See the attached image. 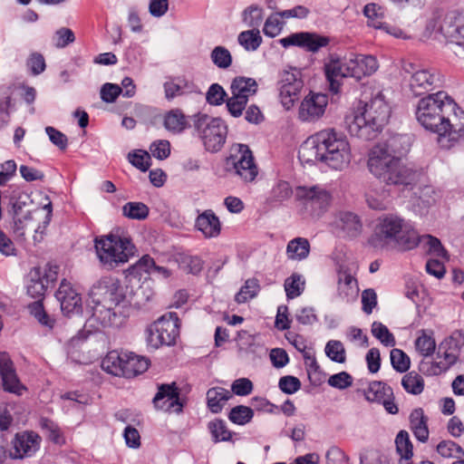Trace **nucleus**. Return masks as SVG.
<instances>
[{
    "mask_svg": "<svg viewBox=\"0 0 464 464\" xmlns=\"http://www.w3.org/2000/svg\"><path fill=\"white\" fill-rule=\"evenodd\" d=\"M407 140L406 136L394 135L374 145L368 153L370 172L387 185L409 187L418 179L419 173L404 165L400 158L407 150V146H403Z\"/></svg>",
    "mask_w": 464,
    "mask_h": 464,
    "instance_id": "obj_1",
    "label": "nucleus"
},
{
    "mask_svg": "<svg viewBox=\"0 0 464 464\" xmlns=\"http://www.w3.org/2000/svg\"><path fill=\"white\" fill-rule=\"evenodd\" d=\"M299 158L307 162L320 160L334 169L342 170L349 166L352 154L347 139L327 129L310 136L302 144Z\"/></svg>",
    "mask_w": 464,
    "mask_h": 464,
    "instance_id": "obj_2",
    "label": "nucleus"
},
{
    "mask_svg": "<svg viewBox=\"0 0 464 464\" xmlns=\"http://www.w3.org/2000/svg\"><path fill=\"white\" fill-rule=\"evenodd\" d=\"M391 112L384 94L378 91L369 101H359L346 116L349 132L353 136L372 140L388 123Z\"/></svg>",
    "mask_w": 464,
    "mask_h": 464,
    "instance_id": "obj_3",
    "label": "nucleus"
},
{
    "mask_svg": "<svg viewBox=\"0 0 464 464\" xmlns=\"http://www.w3.org/2000/svg\"><path fill=\"white\" fill-rule=\"evenodd\" d=\"M92 295L98 296L92 318L102 327H119L129 314V304L118 279L111 276L101 278L93 286Z\"/></svg>",
    "mask_w": 464,
    "mask_h": 464,
    "instance_id": "obj_4",
    "label": "nucleus"
},
{
    "mask_svg": "<svg viewBox=\"0 0 464 464\" xmlns=\"http://www.w3.org/2000/svg\"><path fill=\"white\" fill-rule=\"evenodd\" d=\"M420 235L409 220L396 214H384L376 220L369 243L374 247L383 248L395 244L403 250L418 246Z\"/></svg>",
    "mask_w": 464,
    "mask_h": 464,
    "instance_id": "obj_5",
    "label": "nucleus"
},
{
    "mask_svg": "<svg viewBox=\"0 0 464 464\" xmlns=\"http://www.w3.org/2000/svg\"><path fill=\"white\" fill-rule=\"evenodd\" d=\"M94 247L101 265L108 270L129 262L137 250L130 237L120 229L96 237Z\"/></svg>",
    "mask_w": 464,
    "mask_h": 464,
    "instance_id": "obj_6",
    "label": "nucleus"
},
{
    "mask_svg": "<svg viewBox=\"0 0 464 464\" xmlns=\"http://www.w3.org/2000/svg\"><path fill=\"white\" fill-rule=\"evenodd\" d=\"M457 109V102L443 91L420 98L415 107V117L426 130L436 133L450 111Z\"/></svg>",
    "mask_w": 464,
    "mask_h": 464,
    "instance_id": "obj_7",
    "label": "nucleus"
},
{
    "mask_svg": "<svg viewBox=\"0 0 464 464\" xmlns=\"http://www.w3.org/2000/svg\"><path fill=\"white\" fill-rule=\"evenodd\" d=\"M224 170L227 175L238 179L245 184L256 181L259 168L253 151L246 144L235 143L229 149V154L224 160Z\"/></svg>",
    "mask_w": 464,
    "mask_h": 464,
    "instance_id": "obj_8",
    "label": "nucleus"
},
{
    "mask_svg": "<svg viewBox=\"0 0 464 464\" xmlns=\"http://www.w3.org/2000/svg\"><path fill=\"white\" fill-rule=\"evenodd\" d=\"M194 126L208 151L218 152L223 148L227 135V126L222 119L199 114Z\"/></svg>",
    "mask_w": 464,
    "mask_h": 464,
    "instance_id": "obj_9",
    "label": "nucleus"
},
{
    "mask_svg": "<svg viewBox=\"0 0 464 464\" xmlns=\"http://www.w3.org/2000/svg\"><path fill=\"white\" fill-rule=\"evenodd\" d=\"M459 341L450 335L438 347L435 361H421L420 371L428 376L440 375L448 371L457 362L459 355Z\"/></svg>",
    "mask_w": 464,
    "mask_h": 464,
    "instance_id": "obj_10",
    "label": "nucleus"
},
{
    "mask_svg": "<svg viewBox=\"0 0 464 464\" xmlns=\"http://www.w3.org/2000/svg\"><path fill=\"white\" fill-rule=\"evenodd\" d=\"M296 198L301 201L304 212L313 218H319L331 207L332 194L321 186L298 187L295 191Z\"/></svg>",
    "mask_w": 464,
    "mask_h": 464,
    "instance_id": "obj_11",
    "label": "nucleus"
},
{
    "mask_svg": "<svg viewBox=\"0 0 464 464\" xmlns=\"http://www.w3.org/2000/svg\"><path fill=\"white\" fill-rule=\"evenodd\" d=\"M49 287L43 281L42 270L40 267H34L28 275L26 285L27 294L38 301L29 304L31 314L44 326L53 329L55 320L52 318L44 310L42 298L44 296Z\"/></svg>",
    "mask_w": 464,
    "mask_h": 464,
    "instance_id": "obj_12",
    "label": "nucleus"
},
{
    "mask_svg": "<svg viewBox=\"0 0 464 464\" xmlns=\"http://www.w3.org/2000/svg\"><path fill=\"white\" fill-rule=\"evenodd\" d=\"M180 321L176 313L163 314L148 328L147 341L153 348L172 345L179 335Z\"/></svg>",
    "mask_w": 464,
    "mask_h": 464,
    "instance_id": "obj_13",
    "label": "nucleus"
},
{
    "mask_svg": "<svg viewBox=\"0 0 464 464\" xmlns=\"http://www.w3.org/2000/svg\"><path fill=\"white\" fill-rule=\"evenodd\" d=\"M438 143L442 149L450 150L464 140V111L457 104V109L446 115L439 127Z\"/></svg>",
    "mask_w": 464,
    "mask_h": 464,
    "instance_id": "obj_14",
    "label": "nucleus"
},
{
    "mask_svg": "<svg viewBox=\"0 0 464 464\" xmlns=\"http://www.w3.org/2000/svg\"><path fill=\"white\" fill-rule=\"evenodd\" d=\"M279 98L285 110L293 108L295 101L299 99L304 87L300 71L293 69L285 71L280 79Z\"/></svg>",
    "mask_w": 464,
    "mask_h": 464,
    "instance_id": "obj_15",
    "label": "nucleus"
},
{
    "mask_svg": "<svg viewBox=\"0 0 464 464\" xmlns=\"http://www.w3.org/2000/svg\"><path fill=\"white\" fill-rule=\"evenodd\" d=\"M328 36L321 35L312 32L293 33L286 37L281 38L279 44L284 48L296 46L310 53H317L321 48L330 44Z\"/></svg>",
    "mask_w": 464,
    "mask_h": 464,
    "instance_id": "obj_16",
    "label": "nucleus"
},
{
    "mask_svg": "<svg viewBox=\"0 0 464 464\" xmlns=\"http://www.w3.org/2000/svg\"><path fill=\"white\" fill-rule=\"evenodd\" d=\"M353 67L350 64V59H341L335 55H331L324 63V73L330 84V90L334 93H338L341 89L342 80L344 78H353V72L350 70Z\"/></svg>",
    "mask_w": 464,
    "mask_h": 464,
    "instance_id": "obj_17",
    "label": "nucleus"
},
{
    "mask_svg": "<svg viewBox=\"0 0 464 464\" xmlns=\"http://www.w3.org/2000/svg\"><path fill=\"white\" fill-rule=\"evenodd\" d=\"M328 104V96L320 92H310L298 108V119L301 121H314L320 119Z\"/></svg>",
    "mask_w": 464,
    "mask_h": 464,
    "instance_id": "obj_18",
    "label": "nucleus"
},
{
    "mask_svg": "<svg viewBox=\"0 0 464 464\" xmlns=\"http://www.w3.org/2000/svg\"><path fill=\"white\" fill-rule=\"evenodd\" d=\"M438 29L459 47L456 53L464 58V12L455 10L449 13L445 18V25H440Z\"/></svg>",
    "mask_w": 464,
    "mask_h": 464,
    "instance_id": "obj_19",
    "label": "nucleus"
},
{
    "mask_svg": "<svg viewBox=\"0 0 464 464\" xmlns=\"http://www.w3.org/2000/svg\"><path fill=\"white\" fill-rule=\"evenodd\" d=\"M0 375L5 392L21 396L27 391L20 382L14 363L6 353H0Z\"/></svg>",
    "mask_w": 464,
    "mask_h": 464,
    "instance_id": "obj_20",
    "label": "nucleus"
},
{
    "mask_svg": "<svg viewBox=\"0 0 464 464\" xmlns=\"http://www.w3.org/2000/svg\"><path fill=\"white\" fill-rule=\"evenodd\" d=\"M155 407L159 410L179 413L182 411V403L179 399V389L175 383L162 384L153 399Z\"/></svg>",
    "mask_w": 464,
    "mask_h": 464,
    "instance_id": "obj_21",
    "label": "nucleus"
},
{
    "mask_svg": "<svg viewBox=\"0 0 464 464\" xmlns=\"http://www.w3.org/2000/svg\"><path fill=\"white\" fill-rule=\"evenodd\" d=\"M55 296L60 302L61 310L64 314L70 315L82 311V296L66 279L62 280Z\"/></svg>",
    "mask_w": 464,
    "mask_h": 464,
    "instance_id": "obj_22",
    "label": "nucleus"
},
{
    "mask_svg": "<svg viewBox=\"0 0 464 464\" xmlns=\"http://www.w3.org/2000/svg\"><path fill=\"white\" fill-rule=\"evenodd\" d=\"M332 225L343 236L348 237H356L362 231V223L360 217L352 211L340 210L336 212Z\"/></svg>",
    "mask_w": 464,
    "mask_h": 464,
    "instance_id": "obj_23",
    "label": "nucleus"
},
{
    "mask_svg": "<svg viewBox=\"0 0 464 464\" xmlns=\"http://www.w3.org/2000/svg\"><path fill=\"white\" fill-rule=\"evenodd\" d=\"M441 83L439 72L428 69L416 71L411 77L410 88L414 95L424 94Z\"/></svg>",
    "mask_w": 464,
    "mask_h": 464,
    "instance_id": "obj_24",
    "label": "nucleus"
},
{
    "mask_svg": "<svg viewBox=\"0 0 464 464\" xmlns=\"http://www.w3.org/2000/svg\"><path fill=\"white\" fill-rule=\"evenodd\" d=\"M41 440V437L34 431L17 433L13 441L15 457L24 458L33 455L39 449Z\"/></svg>",
    "mask_w": 464,
    "mask_h": 464,
    "instance_id": "obj_25",
    "label": "nucleus"
},
{
    "mask_svg": "<svg viewBox=\"0 0 464 464\" xmlns=\"http://www.w3.org/2000/svg\"><path fill=\"white\" fill-rule=\"evenodd\" d=\"M350 70L353 72V78L357 81L364 76L374 73L378 67L377 59L372 55L358 54L350 58Z\"/></svg>",
    "mask_w": 464,
    "mask_h": 464,
    "instance_id": "obj_26",
    "label": "nucleus"
},
{
    "mask_svg": "<svg viewBox=\"0 0 464 464\" xmlns=\"http://www.w3.org/2000/svg\"><path fill=\"white\" fill-rule=\"evenodd\" d=\"M163 88L165 97L169 101L195 92L194 83L182 77H169Z\"/></svg>",
    "mask_w": 464,
    "mask_h": 464,
    "instance_id": "obj_27",
    "label": "nucleus"
},
{
    "mask_svg": "<svg viewBox=\"0 0 464 464\" xmlns=\"http://www.w3.org/2000/svg\"><path fill=\"white\" fill-rule=\"evenodd\" d=\"M338 295L349 302L353 300L358 293L357 280L347 268L340 267L338 270Z\"/></svg>",
    "mask_w": 464,
    "mask_h": 464,
    "instance_id": "obj_28",
    "label": "nucleus"
},
{
    "mask_svg": "<svg viewBox=\"0 0 464 464\" xmlns=\"http://www.w3.org/2000/svg\"><path fill=\"white\" fill-rule=\"evenodd\" d=\"M197 228L202 232L205 237H216L220 234L221 224L216 214L210 210H205L196 219Z\"/></svg>",
    "mask_w": 464,
    "mask_h": 464,
    "instance_id": "obj_29",
    "label": "nucleus"
},
{
    "mask_svg": "<svg viewBox=\"0 0 464 464\" xmlns=\"http://www.w3.org/2000/svg\"><path fill=\"white\" fill-rule=\"evenodd\" d=\"M150 366V360L132 352L126 351L125 364L121 377L133 378L145 372Z\"/></svg>",
    "mask_w": 464,
    "mask_h": 464,
    "instance_id": "obj_30",
    "label": "nucleus"
},
{
    "mask_svg": "<svg viewBox=\"0 0 464 464\" xmlns=\"http://www.w3.org/2000/svg\"><path fill=\"white\" fill-rule=\"evenodd\" d=\"M126 351L112 350L110 351L102 360V369L114 376L121 377L125 364Z\"/></svg>",
    "mask_w": 464,
    "mask_h": 464,
    "instance_id": "obj_31",
    "label": "nucleus"
},
{
    "mask_svg": "<svg viewBox=\"0 0 464 464\" xmlns=\"http://www.w3.org/2000/svg\"><path fill=\"white\" fill-rule=\"evenodd\" d=\"M396 451L399 458L392 457V459L399 464H411L413 456V446L410 435L406 430H401L395 439Z\"/></svg>",
    "mask_w": 464,
    "mask_h": 464,
    "instance_id": "obj_32",
    "label": "nucleus"
},
{
    "mask_svg": "<svg viewBox=\"0 0 464 464\" xmlns=\"http://www.w3.org/2000/svg\"><path fill=\"white\" fill-rule=\"evenodd\" d=\"M163 125L169 131L178 134L184 131L189 126V122L185 113L176 108L165 113Z\"/></svg>",
    "mask_w": 464,
    "mask_h": 464,
    "instance_id": "obj_33",
    "label": "nucleus"
},
{
    "mask_svg": "<svg viewBox=\"0 0 464 464\" xmlns=\"http://www.w3.org/2000/svg\"><path fill=\"white\" fill-rule=\"evenodd\" d=\"M257 82L253 78L238 76L231 83V93L248 102V98L257 92Z\"/></svg>",
    "mask_w": 464,
    "mask_h": 464,
    "instance_id": "obj_34",
    "label": "nucleus"
},
{
    "mask_svg": "<svg viewBox=\"0 0 464 464\" xmlns=\"http://www.w3.org/2000/svg\"><path fill=\"white\" fill-rule=\"evenodd\" d=\"M232 397V392L225 388H211L207 392L208 407L213 413H218Z\"/></svg>",
    "mask_w": 464,
    "mask_h": 464,
    "instance_id": "obj_35",
    "label": "nucleus"
},
{
    "mask_svg": "<svg viewBox=\"0 0 464 464\" xmlns=\"http://www.w3.org/2000/svg\"><path fill=\"white\" fill-rule=\"evenodd\" d=\"M428 419L422 409L414 410L410 415L411 429L417 440L425 442L429 439Z\"/></svg>",
    "mask_w": 464,
    "mask_h": 464,
    "instance_id": "obj_36",
    "label": "nucleus"
},
{
    "mask_svg": "<svg viewBox=\"0 0 464 464\" xmlns=\"http://www.w3.org/2000/svg\"><path fill=\"white\" fill-rule=\"evenodd\" d=\"M310 243L307 238L295 237L290 240L286 246V256L289 259L301 261L310 253Z\"/></svg>",
    "mask_w": 464,
    "mask_h": 464,
    "instance_id": "obj_37",
    "label": "nucleus"
},
{
    "mask_svg": "<svg viewBox=\"0 0 464 464\" xmlns=\"http://www.w3.org/2000/svg\"><path fill=\"white\" fill-rule=\"evenodd\" d=\"M363 14L367 18V25L375 29L383 26L386 8L375 3L367 4L363 7Z\"/></svg>",
    "mask_w": 464,
    "mask_h": 464,
    "instance_id": "obj_38",
    "label": "nucleus"
},
{
    "mask_svg": "<svg viewBox=\"0 0 464 464\" xmlns=\"http://www.w3.org/2000/svg\"><path fill=\"white\" fill-rule=\"evenodd\" d=\"M364 396L369 401L381 403L385 398L392 396V390L386 383L375 381L369 383Z\"/></svg>",
    "mask_w": 464,
    "mask_h": 464,
    "instance_id": "obj_39",
    "label": "nucleus"
},
{
    "mask_svg": "<svg viewBox=\"0 0 464 464\" xmlns=\"http://www.w3.org/2000/svg\"><path fill=\"white\" fill-rule=\"evenodd\" d=\"M389 193L385 189L378 190L370 188L365 193V199L369 208L375 210H385L390 204Z\"/></svg>",
    "mask_w": 464,
    "mask_h": 464,
    "instance_id": "obj_40",
    "label": "nucleus"
},
{
    "mask_svg": "<svg viewBox=\"0 0 464 464\" xmlns=\"http://www.w3.org/2000/svg\"><path fill=\"white\" fill-rule=\"evenodd\" d=\"M415 348L424 357L432 355L436 350V342L432 331L421 330L415 340Z\"/></svg>",
    "mask_w": 464,
    "mask_h": 464,
    "instance_id": "obj_41",
    "label": "nucleus"
},
{
    "mask_svg": "<svg viewBox=\"0 0 464 464\" xmlns=\"http://www.w3.org/2000/svg\"><path fill=\"white\" fill-rule=\"evenodd\" d=\"M401 385L408 393L419 395L423 392L425 383L420 374L411 371L403 375Z\"/></svg>",
    "mask_w": 464,
    "mask_h": 464,
    "instance_id": "obj_42",
    "label": "nucleus"
},
{
    "mask_svg": "<svg viewBox=\"0 0 464 464\" xmlns=\"http://www.w3.org/2000/svg\"><path fill=\"white\" fill-rule=\"evenodd\" d=\"M260 291V285L257 279L249 278L244 285L240 288L239 292L235 296V301L237 304H244L250 299L255 298Z\"/></svg>",
    "mask_w": 464,
    "mask_h": 464,
    "instance_id": "obj_43",
    "label": "nucleus"
},
{
    "mask_svg": "<svg viewBox=\"0 0 464 464\" xmlns=\"http://www.w3.org/2000/svg\"><path fill=\"white\" fill-rule=\"evenodd\" d=\"M208 429L215 442L228 441L232 438V432L227 429L224 420L215 419L208 422Z\"/></svg>",
    "mask_w": 464,
    "mask_h": 464,
    "instance_id": "obj_44",
    "label": "nucleus"
},
{
    "mask_svg": "<svg viewBox=\"0 0 464 464\" xmlns=\"http://www.w3.org/2000/svg\"><path fill=\"white\" fill-rule=\"evenodd\" d=\"M238 43L246 51H256L262 44V37L257 29L244 31L238 35Z\"/></svg>",
    "mask_w": 464,
    "mask_h": 464,
    "instance_id": "obj_45",
    "label": "nucleus"
},
{
    "mask_svg": "<svg viewBox=\"0 0 464 464\" xmlns=\"http://www.w3.org/2000/svg\"><path fill=\"white\" fill-rule=\"evenodd\" d=\"M305 281L302 276L293 274L285 281V290L289 299L299 296L304 290Z\"/></svg>",
    "mask_w": 464,
    "mask_h": 464,
    "instance_id": "obj_46",
    "label": "nucleus"
},
{
    "mask_svg": "<svg viewBox=\"0 0 464 464\" xmlns=\"http://www.w3.org/2000/svg\"><path fill=\"white\" fill-rule=\"evenodd\" d=\"M293 189L290 184L285 180H279L272 188L269 200L273 203H282L291 198Z\"/></svg>",
    "mask_w": 464,
    "mask_h": 464,
    "instance_id": "obj_47",
    "label": "nucleus"
},
{
    "mask_svg": "<svg viewBox=\"0 0 464 464\" xmlns=\"http://www.w3.org/2000/svg\"><path fill=\"white\" fill-rule=\"evenodd\" d=\"M41 427L45 432L48 440L55 444L63 445L65 443V439L63 431L59 426L49 419L41 420Z\"/></svg>",
    "mask_w": 464,
    "mask_h": 464,
    "instance_id": "obj_48",
    "label": "nucleus"
},
{
    "mask_svg": "<svg viewBox=\"0 0 464 464\" xmlns=\"http://www.w3.org/2000/svg\"><path fill=\"white\" fill-rule=\"evenodd\" d=\"M155 267L154 259L149 255H144L129 268V273L130 276L141 277L143 274H151Z\"/></svg>",
    "mask_w": 464,
    "mask_h": 464,
    "instance_id": "obj_49",
    "label": "nucleus"
},
{
    "mask_svg": "<svg viewBox=\"0 0 464 464\" xmlns=\"http://www.w3.org/2000/svg\"><path fill=\"white\" fill-rule=\"evenodd\" d=\"M372 334L383 345L393 347L396 343L394 335L390 332L388 327L382 323L374 322L372 324Z\"/></svg>",
    "mask_w": 464,
    "mask_h": 464,
    "instance_id": "obj_50",
    "label": "nucleus"
},
{
    "mask_svg": "<svg viewBox=\"0 0 464 464\" xmlns=\"http://www.w3.org/2000/svg\"><path fill=\"white\" fill-rule=\"evenodd\" d=\"M123 215L131 219H145L149 208L141 202H128L122 208Z\"/></svg>",
    "mask_w": 464,
    "mask_h": 464,
    "instance_id": "obj_51",
    "label": "nucleus"
},
{
    "mask_svg": "<svg viewBox=\"0 0 464 464\" xmlns=\"http://www.w3.org/2000/svg\"><path fill=\"white\" fill-rule=\"evenodd\" d=\"M254 416V411L251 408L244 405L236 406L231 409L228 418L236 424L245 425L249 422Z\"/></svg>",
    "mask_w": 464,
    "mask_h": 464,
    "instance_id": "obj_52",
    "label": "nucleus"
},
{
    "mask_svg": "<svg viewBox=\"0 0 464 464\" xmlns=\"http://www.w3.org/2000/svg\"><path fill=\"white\" fill-rule=\"evenodd\" d=\"M325 353L334 362L343 363L346 361V352L340 341H329L325 345Z\"/></svg>",
    "mask_w": 464,
    "mask_h": 464,
    "instance_id": "obj_53",
    "label": "nucleus"
},
{
    "mask_svg": "<svg viewBox=\"0 0 464 464\" xmlns=\"http://www.w3.org/2000/svg\"><path fill=\"white\" fill-rule=\"evenodd\" d=\"M436 450L442 458H459L463 455L462 448L452 440H441L436 448Z\"/></svg>",
    "mask_w": 464,
    "mask_h": 464,
    "instance_id": "obj_54",
    "label": "nucleus"
},
{
    "mask_svg": "<svg viewBox=\"0 0 464 464\" xmlns=\"http://www.w3.org/2000/svg\"><path fill=\"white\" fill-rule=\"evenodd\" d=\"M420 242L428 246L427 251L429 254L448 259L447 251L437 237L430 235L420 236Z\"/></svg>",
    "mask_w": 464,
    "mask_h": 464,
    "instance_id": "obj_55",
    "label": "nucleus"
},
{
    "mask_svg": "<svg viewBox=\"0 0 464 464\" xmlns=\"http://www.w3.org/2000/svg\"><path fill=\"white\" fill-rule=\"evenodd\" d=\"M391 362L394 370L405 372L410 369V357L401 349L394 348L391 351Z\"/></svg>",
    "mask_w": 464,
    "mask_h": 464,
    "instance_id": "obj_56",
    "label": "nucleus"
},
{
    "mask_svg": "<svg viewBox=\"0 0 464 464\" xmlns=\"http://www.w3.org/2000/svg\"><path fill=\"white\" fill-rule=\"evenodd\" d=\"M211 60L214 64L220 69H227L232 63L230 52L223 46H217L213 49L211 53Z\"/></svg>",
    "mask_w": 464,
    "mask_h": 464,
    "instance_id": "obj_57",
    "label": "nucleus"
},
{
    "mask_svg": "<svg viewBox=\"0 0 464 464\" xmlns=\"http://www.w3.org/2000/svg\"><path fill=\"white\" fill-rule=\"evenodd\" d=\"M280 19L281 18L276 13L267 17L263 28V32L266 36L276 37L281 33L284 27V22Z\"/></svg>",
    "mask_w": 464,
    "mask_h": 464,
    "instance_id": "obj_58",
    "label": "nucleus"
},
{
    "mask_svg": "<svg viewBox=\"0 0 464 464\" xmlns=\"http://www.w3.org/2000/svg\"><path fill=\"white\" fill-rule=\"evenodd\" d=\"M128 159L133 166L141 171H147L150 167V154L147 151L138 150L129 153Z\"/></svg>",
    "mask_w": 464,
    "mask_h": 464,
    "instance_id": "obj_59",
    "label": "nucleus"
},
{
    "mask_svg": "<svg viewBox=\"0 0 464 464\" xmlns=\"http://www.w3.org/2000/svg\"><path fill=\"white\" fill-rule=\"evenodd\" d=\"M227 93L223 87L218 83H213L206 94L207 102L210 105H220L224 102Z\"/></svg>",
    "mask_w": 464,
    "mask_h": 464,
    "instance_id": "obj_60",
    "label": "nucleus"
},
{
    "mask_svg": "<svg viewBox=\"0 0 464 464\" xmlns=\"http://www.w3.org/2000/svg\"><path fill=\"white\" fill-rule=\"evenodd\" d=\"M74 34L71 29L60 28L53 34L52 41L55 47L63 48L74 41Z\"/></svg>",
    "mask_w": 464,
    "mask_h": 464,
    "instance_id": "obj_61",
    "label": "nucleus"
},
{
    "mask_svg": "<svg viewBox=\"0 0 464 464\" xmlns=\"http://www.w3.org/2000/svg\"><path fill=\"white\" fill-rule=\"evenodd\" d=\"M263 19L262 9L257 6H249L243 14L244 22L250 27L258 26Z\"/></svg>",
    "mask_w": 464,
    "mask_h": 464,
    "instance_id": "obj_62",
    "label": "nucleus"
},
{
    "mask_svg": "<svg viewBox=\"0 0 464 464\" xmlns=\"http://www.w3.org/2000/svg\"><path fill=\"white\" fill-rule=\"evenodd\" d=\"M280 390L286 394H293L301 388V382L298 378L286 375L281 377L278 382Z\"/></svg>",
    "mask_w": 464,
    "mask_h": 464,
    "instance_id": "obj_63",
    "label": "nucleus"
},
{
    "mask_svg": "<svg viewBox=\"0 0 464 464\" xmlns=\"http://www.w3.org/2000/svg\"><path fill=\"white\" fill-rule=\"evenodd\" d=\"M328 384L334 388L343 390L353 384V377L346 372H341L330 376Z\"/></svg>",
    "mask_w": 464,
    "mask_h": 464,
    "instance_id": "obj_64",
    "label": "nucleus"
}]
</instances>
